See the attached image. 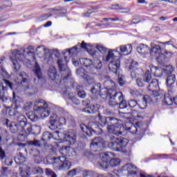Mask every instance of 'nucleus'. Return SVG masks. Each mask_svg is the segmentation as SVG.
I'll list each match as a JSON object with an SVG mask.
<instances>
[{
  "instance_id": "nucleus-26",
  "label": "nucleus",
  "mask_w": 177,
  "mask_h": 177,
  "mask_svg": "<svg viewBox=\"0 0 177 177\" xmlns=\"http://www.w3.org/2000/svg\"><path fill=\"white\" fill-rule=\"evenodd\" d=\"M150 54L154 56H158L162 53V49L161 46L158 44H154L153 43L151 44V50H149Z\"/></svg>"
},
{
  "instance_id": "nucleus-16",
  "label": "nucleus",
  "mask_w": 177,
  "mask_h": 177,
  "mask_svg": "<svg viewBox=\"0 0 177 177\" xmlns=\"http://www.w3.org/2000/svg\"><path fill=\"white\" fill-rule=\"evenodd\" d=\"M148 91H149L155 97L160 96L158 91H160V86L158 85V80L153 79L151 80V82L148 86Z\"/></svg>"
},
{
  "instance_id": "nucleus-32",
  "label": "nucleus",
  "mask_w": 177,
  "mask_h": 177,
  "mask_svg": "<svg viewBox=\"0 0 177 177\" xmlns=\"http://www.w3.org/2000/svg\"><path fill=\"white\" fill-rule=\"evenodd\" d=\"M48 74L52 81L57 80V77H59V75H57V70L53 66H50Z\"/></svg>"
},
{
  "instance_id": "nucleus-28",
  "label": "nucleus",
  "mask_w": 177,
  "mask_h": 177,
  "mask_svg": "<svg viewBox=\"0 0 177 177\" xmlns=\"http://www.w3.org/2000/svg\"><path fill=\"white\" fill-rule=\"evenodd\" d=\"M175 91H168V93L165 94V104H167V106H171V104H174V93Z\"/></svg>"
},
{
  "instance_id": "nucleus-44",
  "label": "nucleus",
  "mask_w": 177,
  "mask_h": 177,
  "mask_svg": "<svg viewBox=\"0 0 177 177\" xmlns=\"http://www.w3.org/2000/svg\"><path fill=\"white\" fill-rule=\"evenodd\" d=\"M66 50V53H68L70 57L74 56V55L77 54V52L78 50V47H77V46H75L71 48H68Z\"/></svg>"
},
{
  "instance_id": "nucleus-47",
  "label": "nucleus",
  "mask_w": 177,
  "mask_h": 177,
  "mask_svg": "<svg viewBox=\"0 0 177 177\" xmlns=\"http://www.w3.org/2000/svg\"><path fill=\"white\" fill-rule=\"evenodd\" d=\"M28 145H29V146H35L36 147H40L41 142L37 140H30L28 142Z\"/></svg>"
},
{
  "instance_id": "nucleus-62",
  "label": "nucleus",
  "mask_w": 177,
  "mask_h": 177,
  "mask_svg": "<svg viewBox=\"0 0 177 177\" xmlns=\"http://www.w3.org/2000/svg\"><path fill=\"white\" fill-rule=\"evenodd\" d=\"M77 171H78V169H73L71 171H69L67 174L68 176H75V175H77Z\"/></svg>"
},
{
  "instance_id": "nucleus-15",
  "label": "nucleus",
  "mask_w": 177,
  "mask_h": 177,
  "mask_svg": "<svg viewBox=\"0 0 177 177\" xmlns=\"http://www.w3.org/2000/svg\"><path fill=\"white\" fill-rule=\"evenodd\" d=\"M76 74L78 77H82V78H84L86 85H92V84H95V78L89 76V75H86L84 68H77L76 70Z\"/></svg>"
},
{
  "instance_id": "nucleus-13",
  "label": "nucleus",
  "mask_w": 177,
  "mask_h": 177,
  "mask_svg": "<svg viewBox=\"0 0 177 177\" xmlns=\"http://www.w3.org/2000/svg\"><path fill=\"white\" fill-rule=\"evenodd\" d=\"M90 147L94 152L100 151L104 149V140L100 137H95L91 142Z\"/></svg>"
},
{
  "instance_id": "nucleus-30",
  "label": "nucleus",
  "mask_w": 177,
  "mask_h": 177,
  "mask_svg": "<svg viewBox=\"0 0 177 177\" xmlns=\"http://www.w3.org/2000/svg\"><path fill=\"white\" fill-rule=\"evenodd\" d=\"M28 135H30V129H24L22 131L19 132L18 140L19 142H26Z\"/></svg>"
},
{
  "instance_id": "nucleus-55",
  "label": "nucleus",
  "mask_w": 177,
  "mask_h": 177,
  "mask_svg": "<svg viewBox=\"0 0 177 177\" xmlns=\"http://www.w3.org/2000/svg\"><path fill=\"white\" fill-rule=\"evenodd\" d=\"M59 15H55V17H64V16H67L66 9H61L59 10Z\"/></svg>"
},
{
  "instance_id": "nucleus-10",
  "label": "nucleus",
  "mask_w": 177,
  "mask_h": 177,
  "mask_svg": "<svg viewBox=\"0 0 177 177\" xmlns=\"http://www.w3.org/2000/svg\"><path fill=\"white\" fill-rule=\"evenodd\" d=\"M34 110L40 115L41 118H46V117H49V114H50L48 104L45 102L44 100H37L35 102Z\"/></svg>"
},
{
  "instance_id": "nucleus-29",
  "label": "nucleus",
  "mask_w": 177,
  "mask_h": 177,
  "mask_svg": "<svg viewBox=\"0 0 177 177\" xmlns=\"http://www.w3.org/2000/svg\"><path fill=\"white\" fill-rule=\"evenodd\" d=\"M137 52L140 55H147L150 52V48L147 44H140L137 46Z\"/></svg>"
},
{
  "instance_id": "nucleus-51",
  "label": "nucleus",
  "mask_w": 177,
  "mask_h": 177,
  "mask_svg": "<svg viewBox=\"0 0 177 177\" xmlns=\"http://www.w3.org/2000/svg\"><path fill=\"white\" fill-rule=\"evenodd\" d=\"M118 106H119V109H127V107H128L127 100L122 98V100H120V102L118 104Z\"/></svg>"
},
{
  "instance_id": "nucleus-19",
  "label": "nucleus",
  "mask_w": 177,
  "mask_h": 177,
  "mask_svg": "<svg viewBox=\"0 0 177 177\" xmlns=\"http://www.w3.org/2000/svg\"><path fill=\"white\" fill-rule=\"evenodd\" d=\"M151 81V73L150 71H147L145 73V77L142 78H137L136 84L137 86L140 88H142L146 85V83L149 84Z\"/></svg>"
},
{
  "instance_id": "nucleus-17",
  "label": "nucleus",
  "mask_w": 177,
  "mask_h": 177,
  "mask_svg": "<svg viewBox=\"0 0 177 177\" xmlns=\"http://www.w3.org/2000/svg\"><path fill=\"white\" fill-rule=\"evenodd\" d=\"M156 56V62H158V64H160V66H164V64L168 62V59L172 56V53L165 50Z\"/></svg>"
},
{
  "instance_id": "nucleus-35",
  "label": "nucleus",
  "mask_w": 177,
  "mask_h": 177,
  "mask_svg": "<svg viewBox=\"0 0 177 177\" xmlns=\"http://www.w3.org/2000/svg\"><path fill=\"white\" fill-rule=\"evenodd\" d=\"M24 91H26V93H28L29 96H32V95H35V93L38 92L37 87L30 84H28L27 86L24 88Z\"/></svg>"
},
{
  "instance_id": "nucleus-33",
  "label": "nucleus",
  "mask_w": 177,
  "mask_h": 177,
  "mask_svg": "<svg viewBox=\"0 0 177 177\" xmlns=\"http://www.w3.org/2000/svg\"><path fill=\"white\" fill-rule=\"evenodd\" d=\"M139 126V122L136 124V126L134 124H132L131 123H127V124L125 125L124 129L125 131H129L130 133H132L133 135L136 133L138 132V127Z\"/></svg>"
},
{
  "instance_id": "nucleus-11",
  "label": "nucleus",
  "mask_w": 177,
  "mask_h": 177,
  "mask_svg": "<svg viewBox=\"0 0 177 177\" xmlns=\"http://www.w3.org/2000/svg\"><path fill=\"white\" fill-rule=\"evenodd\" d=\"M100 127H102V123L99 122H90L88 123V126H86L84 124H80V128L84 132V133H86L87 136H92L93 133H97L99 131H100Z\"/></svg>"
},
{
  "instance_id": "nucleus-60",
  "label": "nucleus",
  "mask_w": 177,
  "mask_h": 177,
  "mask_svg": "<svg viewBox=\"0 0 177 177\" xmlns=\"http://www.w3.org/2000/svg\"><path fill=\"white\" fill-rule=\"evenodd\" d=\"M66 125V118L64 117L58 118V127Z\"/></svg>"
},
{
  "instance_id": "nucleus-14",
  "label": "nucleus",
  "mask_w": 177,
  "mask_h": 177,
  "mask_svg": "<svg viewBox=\"0 0 177 177\" xmlns=\"http://www.w3.org/2000/svg\"><path fill=\"white\" fill-rule=\"evenodd\" d=\"M33 71L35 73V75L37 77V78H34V84L37 85V84H39L40 86H44L41 82H45V79L42 77V72L41 71V66H39V64H38V62L35 63V68L33 69Z\"/></svg>"
},
{
  "instance_id": "nucleus-3",
  "label": "nucleus",
  "mask_w": 177,
  "mask_h": 177,
  "mask_svg": "<svg viewBox=\"0 0 177 177\" xmlns=\"http://www.w3.org/2000/svg\"><path fill=\"white\" fill-rule=\"evenodd\" d=\"M90 54L93 57V60L88 58H82L80 59V63L82 66L86 67V71L88 74L96 75L100 71L102 67H103V64L100 59H99V52L90 49Z\"/></svg>"
},
{
  "instance_id": "nucleus-21",
  "label": "nucleus",
  "mask_w": 177,
  "mask_h": 177,
  "mask_svg": "<svg viewBox=\"0 0 177 177\" xmlns=\"http://www.w3.org/2000/svg\"><path fill=\"white\" fill-rule=\"evenodd\" d=\"M175 81H176V77L174 74L167 76L166 84L167 85V90L169 92H175V87L174 86Z\"/></svg>"
},
{
  "instance_id": "nucleus-52",
  "label": "nucleus",
  "mask_w": 177,
  "mask_h": 177,
  "mask_svg": "<svg viewBox=\"0 0 177 177\" xmlns=\"http://www.w3.org/2000/svg\"><path fill=\"white\" fill-rule=\"evenodd\" d=\"M29 153L30 156H32V157H38L39 156V151L37 149H31L29 151Z\"/></svg>"
},
{
  "instance_id": "nucleus-42",
  "label": "nucleus",
  "mask_w": 177,
  "mask_h": 177,
  "mask_svg": "<svg viewBox=\"0 0 177 177\" xmlns=\"http://www.w3.org/2000/svg\"><path fill=\"white\" fill-rule=\"evenodd\" d=\"M105 85H107L106 88H102V89H116L115 83L113 82V80H106L104 82Z\"/></svg>"
},
{
  "instance_id": "nucleus-43",
  "label": "nucleus",
  "mask_w": 177,
  "mask_h": 177,
  "mask_svg": "<svg viewBox=\"0 0 177 177\" xmlns=\"http://www.w3.org/2000/svg\"><path fill=\"white\" fill-rule=\"evenodd\" d=\"M68 97L69 100H71V102L74 103V104H77V105L80 104V100L77 97H75V93H70L68 95Z\"/></svg>"
},
{
  "instance_id": "nucleus-58",
  "label": "nucleus",
  "mask_w": 177,
  "mask_h": 177,
  "mask_svg": "<svg viewBox=\"0 0 177 177\" xmlns=\"http://www.w3.org/2000/svg\"><path fill=\"white\" fill-rule=\"evenodd\" d=\"M82 175L84 177L92 176L93 175V171L91 170H84Z\"/></svg>"
},
{
  "instance_id": "nucleus-61",
  "label": "nucleus",
  "mask_w": 177,
  "mask_h": 177,
  "mask_svg": "<svg viewBox=\"0 0 177 177\" xmlns=\"http://www.w3.org/2000/svg\"><path fill=\"white\" fill-rule=\"evenodd\" d=\"M131 95L134 97H138V96H141L142 95V93H140V91L138 90H133L131 92Z\"/></svg>"
},
{
  "instance_id": "nucleus-12",
  "label": "nucleus",
  "mask_w": 177,
  "mask_h": 177,
  "mask_svg": "<svg viewBox=\"0 0 177 177\" xmlns=\"http://www.w3.org/2000/svg\"><path fill=\"white\" fill-rule=\"evenodd\" d=\"M151 73L153 74L155 77H162V75H172L174 72V67L171 65L166 66L163 69H159L153 65L150 66Z\"/></svg>"
},
{
  "instance_id": "nucleus-63",
  "label": "nucleus",
  "mask_w": 177,
  "mask_h": 177,
  "mask_svg": "<svg viewBox=\"0 0 177 177\" xmlns=\"http://www.w3.org/2000/svg\"><path fill=\"white\" fill-rule=\"evenodd\" d=\"M91 93L94 95L96 96V95H97V93H99V90L96 88V87H93L91 89Z\"/></svg>"
},
{
  "instance_id": "nucleus-18",
  "label": "nucleus",
  "mask_w": 177,
  "mask_h": 177,
  "mask_svg": "<svg viewBox=\"0 0 177 177\" xmlns=\"http://www.w3.org/2000/svg\"><path fill=\"white\" fill-rule=\"evenodd\" d=\"M4 124L7 128H9L10 131L12 133H17V132L23 131L24 129L16 122H10V121L8 119H6Z\"/></svg>"
},
{
  "instance_id": "nucleus-40",
  "label": "nucleus",
  "mask_w": 177,
  "mask_h": 177,
  "mask_svg": "<svg viewBox=\"0 0 177 177\" xmlns=\"http://www.w3.org/2000/svg\"><path fill=\"white\" fill-rule=\"evenodd\" d=\"M27 117L32 122H37L39 120V116L35 113V112H29L27 114Z\"/></svg>"
},
{
  "instance_id": "nucleus-2",
  "label": "nucleus",
  "mask_w": 177,
  "mask_h": 177,
  "mask_svg": "<svg viewBox=\"0 0 177 177\" xmlns=\"http://www.w3.org/2000/svg\"><path fill=\"white\" fill-rule=\"evenodd\" d=\"M98 119L101 122L102 127L108 125L107 131L109 133L120 136V135H122L123 131H125L121 120H118L113 116L102 118L100 113L98 114Z\"/></svg>"
},
{
  "instance_id": "nucleus-50",
  "label": "nucleus",
  "mask_w": 177,
  "mask_h": 177,
  "mask_svg": "<svg viewBox=\"0 0 177 177\" xmlns=\"http://www.w3.org/2000/svg\"><path fill=\"white\" fill-rule=\"evenodd\" d=\"M46 174L47 176L57 177V174L50 169H46Z\"/></svg>"
},
{
  "instance_id": "nucleus-7",
  "label": "nucleus",
  "mask_w": 177,
  "mask_h": 177,
  "mask_svg": "<svg viewBox=\"0 0 177 177\" xmlns=\"http://www.w3.org/2000/svg\"><path fill=\"white\" fill-rule=\"evenodd\" d=\"M97 155L100 157L98 160L99 165L104 169H107L109 167H113L114 168L118 167V165L121 164V160L120 158H111V152H102L97 153Z\"/></svg>"
},
{
  "instance_id": "nucleus-20",
  "label": "nucleus",
  "mask_w": 177,
  "mask_h": 177,
  "mask_svg": "<svg viewBox=\"0 0 177 177\" xmlns=\"http://www.w3.org/2000/svg\"><path fill=\"white\" fill-rule=\"evenodd\" d=\"M17 124L24 129H30L31 123L27 122V118L24 115H19L17 117Z\"/></svg>"
},
{
  "instance_id": "nucleus-57",
  "label": "nucleus",
  "mask_w": 177,
  "mask_h": 177,
  "mask_svg": "<svg viewBox=\"0 0 177 177\" xmlns=\"http://www.w3.org/2000/svg\"><path fill=\"white\" fill-rule=\"evenodd\" d=\"M138 104V101L135 100H130L128 103V105L129 106V107H132V108L136 107Z\"/></svg>"
},
{
  "instance_id": "nucleus-48",
  "label": "nucleus",
  "mask_w": 177,
  "mask_h": 177,
  "mask_svg": "<svg viewBox=\"0 0 177 177\" xmlns=\"http://www.w3.org/2000/svg\"><path fill=\"white\" fill-rule=\"evenodd\" d=\"M118 76V84L120 86H124V85H125V77L122 75L120 76V73H118V75H116Z\"/></svg>"
},
{
  "instance_id": "nucleus-4",
  "label": "nucleus",
  "mask_w": 177,
  "mask_h": 177,
  "mask_svg": "<svg viewBox=\"0 0 177 177\" xmlns=\"http://www.w3.org/2000/svg\"><path fill=\"white\" fill-rule=\"evenodd\" d=\"M35 49L34 46H29L26 49L22 48L20 50H14L12 51L10 60L12 63V68L15 73H17L20 70V67H21L19 62H24L26 60V56L34 53Z\"/></svg>"
},
{
  "instance_id": "nucleus-49",
  "label": "nucleus",
  "mask_w": 177,
  "mask_h": 177,
  "mask_svg": "<svg viewBox=\"0 0 177 177\" xmlns=\"http://www.w3.org/2000/svg\"><path fill=\"white\" fill-rule=\"evenodd\" d=\"M6 156V152L5 151V149L2 148V147H0V161H3Z\"/></svg>"
},
{
  "instance_id": "nucleus-27",
  "label": "nucleus",
  "mask_w": 177,
  "mask_h": 177,
  "mask_svg": "<svg viewBox=\"0 0 177 177\" xmlns=\"http://www.w3.org/2000/svg\"><path fill=\"white\" fill-rule=\"evenodd\" d=\"M99 109H100V105L98 104H95L91 107H86L83 109L82 112L87 113V114H94V113H97V111H99Z\"/></svg>"
},
{
  "instance_id": "nucleus-24",
  "label": "nucleus",
  "mask_w": 177,
  "mask_h": 177,
  "mask_svg": "<svg viewBox=\"0 0 177 177\" xmlns=\"http://www.w3.org/2000/svg\"><path fill=\"white\" fill-rule=\"evenodd\" d=\"M151 102H153V98L149 95H146L142 97V100L138 103V106L142 110H145V109L147 107V104L151 103Z\"/></svg>"
},
{
  "instance_id": "nucleus-6",
  "label": "nucleus",
  "mask_w": 177,
  "mask_h": 177,
  "mask_svg": "<svg viewBox=\"0 0 177 177\" xmlns=\"http://www.w3.org/2000/svg\"><path fill=\"white\" fill-rule=\"evenodd\" d=\"M100 96L102 99L109 98V104L111 107H114V106H118V104L121 102V100L124 99V95L120 91H117L115 89L110 88L102 89L100 92Z\"/></svg>"
},
{
  "instance_id": "nucleus-22",
  "label": "nucleus",
  "mask_w": 177,
  "mask_h": 177,
  "mask_svg": "<svg viewBox=\"0 0 177 177\" xmlns=\"http://www.w3.org/2000/svg\"><path fill=\"white\" fill-rule=\"evenodd\" d=\"M63 138L65 142H68V145H74L77 140V136H75V133L73 132L64 133Z\"/></svg>"
},
{
  "instance_id": "nucleus-56",
  "label": "nucleus",
  "mask_w": 177,
  "mask_h": 177,
  "mask_svg": "<svg viewBox=\"0 0 177 177\" xmlns=\"http://www.w3.org/2000/svg\"><path fill=\"white\" fill-rule=\"evenodd\" d=\"M52 16H53V15L52 14H45L44 15L40 16L39 19L40 21H44L45 20H48V17H52Z\"/></svg>"
},
{
  "instance_id": "nucleus-53",
  "label": "nucleus",
  "mask_w": 177,
  "mask_h": 177,
  "mask_svg": "<svg viewBox=\"0 0 177 177\" xmlns=\"http://www.w3.org/2000/svg\"><path fill=\"white\" fill-rule=\"evenodd\" d=\"M96 49H97V50H99V52H100L101 53H106V52H107V48L104 47L102 45L98 44L96 46Z\"/></svg>"
},
{
  "instance_id": "nucleus-46",
  "label": "nucleus",
  "mask_w": 177,
  "mask_h": 177,
  "mask_svg": "<svg viewBox=\"0 0 177 177\" xmlns=\"http://www.w3.org/2000/svg\"><path fill=\"white\" fill-rule=\"evenodd\" d=\"M77 96L81 97V99H85L86 97V93H85L83 90L80 89V88L77 87Z\"/></svg>"
},
{
  "instance_id": "nucleus-36",
  "label": "nucleus",
  "mask_w": 177,
  "mask_h": 177,
  "mask_svg": "<svg viewBox=\"0 0 177 177\" xmlns=\"http://www.w3.org/2000/svg\"><path fill=\"white\" fill-rule=\"evenodd\" d=\"M32 133V135H39L41 133V127L38 125H31L29 129V135Z\"/></svg>"
},
{
  "instance_id": "nucleus-45",
  "label": "nucleus",
  "mask_w": 177,
  "mask_h": 177,
  "mask_svg": "<svg viewBox=\"0 0 177 177\" xmlns=\"http://www.w3.org/2000/svg\"><path fill=\"white\" fill-rule=\"evenodd\" d=\"M23 109L26 111L31 110V109H32V102L27 101L26 102H25Z\"/></svg>"
},
{
  "instance_id": "nucleus-5",
  "label": "nucleus",
  "mask_w": 177,
  "mask_h": 177,
  "mask_svg": "<svg viewBox=\"0 0 177 177\" xmlns=\"http://www.w3.org/2000/svg\"><path fill=\"white\" fill-rule=\"evenodd\" d=\"M4 84L6 86L0 84V101L6 109H9V107L12 106V103H15V104H16V109H17V104H19L20 97L16 96L15 93H13L12 99L5 95V92L8 91V86H9L11 89H13V84H12V82L8 80H4Z\"/></svg>"
},
{
  "instance_id": "nucleus-1",
  "label": "nucleus",
  "mask_w": 177,
  "mask_h": 177,
  "mask_svg": "<svg viewBox=\"0 0 177 177\" xmlns=\"http://www.w3.org/2000/svg\"><path fill=\"white\" fill-rule=\"evenodd\" d=\"M70 150V146H62L59 149V153L62 156L57 158L48 156L46 159L47 164L53 165V167L59 168V169H70L72 167L71 162L68 161L66 158L67 156H71Z\"/></svg>"
},
{
  "instance_id": "nucleus-8",
  "label": "nucleus",
  "mask_w": 177,
  "mask_h": 177,
  "mask_svg": "<svg viewBox=\"0 0 177 177\" xmlns=\"http://www.w3.org/2000/svg\"><path fill=\"white\" fill-rule=\"evenodd\" d=\"M109 140L111 141L108 143V147L113 151H124L122 149L129 142L127 138H117L113 135H109Z\"/></svg>"
},
{
  "instance_id": "nucleus-23",
  "label": "nucleus",
  "mask_w": 177,
  "mask_h": 177,
  "mask_svg": "<svg viewBox=\"0 0 177 177\" xmlns=\"http://www.w3.org/2000/svg\"><path fill=\"white\" fill-rule=\"evenodd\" d=\"M68 62V57L64 56V57H59L57 59V64L59 68V71H66L67 70V62Z\"/></svg>"
},
{
  "instance_id": "nucleus-64",
  "label": "nucleus",
  "mask_w": 177,
  "mask_h": 177,
  "mask_svg": "<svg viewBox=\"0 0 177 177\" xmlns=\"http://www.w3.org/2000/svg\"><path fill=\"white\" fill-rule=\"evenodd\" d=\"M136 71H138V69H134L133 71H131V78H135L137 75H139V74L138 73H136Z\"/></svg>"
},
{
  "instance_id": "nucleus-25",
  "label": "nucleus",
  "mask_w": 177,
  "mask_h": 177,
  "mask_svg": "<svg viewBox=\"0 0 177 177\" xmlns=\"http://www.w3.org/2000/svg\"><path fill=\"white\" fill-rule=\"evenodd\" d=\"M50 129H53V131L59 128V117H57L56 113H53L50 117Z\"/></svg>"
},
{
  "instance_id": "nucleus-34",
  "label": "nucleus",
  "mask_w": 177,
  "mask_h": 177,
  "mask_svg": "<svg viewBox=\"0 0 177 177\" xmlns=\"http://www.w3.org/2000/svg\"><path fill=\"white\" fill-rule=\"evenodd\" d=\"M118 49L122 52V53H126V55H129L131 52H132V45L127 44V45H122L120 46L119 48H116V50H118Z\"/></svg>"
},
{
  "instance_id": "nucleus-31",
  "label": "nucleus",
  "mask_w": 177,
  "mask_h": 177,
  "mask_svg": "<svg viewBox=\"0 0 177 177\" xmlns=\"http://www.w3.org/2000/svg\"><path fill=\"white\" fill-rule=\"evenodd\" d=\"M15 81L17 84H28V75L27 73L21 72Z\"/></svg>"
},
{
  "instance_id": "nucleus-41",
  "label": "nucleus",
  "mask_w": 177,
  "mask_h": 177,
  "mask_svg": "<svg viewBox=\"0 0 177 177\" xmlns=\"http://www.w3.org/2000/svg\"><path fill=\"white\" fill-rule=\"evenodd\" d=\"M127 171L131 175H136V174H138L136 167L132 164L127 165Z\"/></svg>"
},
{
  "instance_id": "nucleus-54",
  "label": "nucleus",
  "mask_w": 177,
  "mask_h": 177,
  "mask_svg": "<svg viewBox=\"0 0 177 177\" xmlns=\"http://www.w3.org/2000/svg\"><path fill=\"white\" fill-rule=\"evenodd\" d=\"M36 53L37 55H44L45 53V47L39 46L36 48Z\"/></svg>"
},
{
  "instance_id": "nucleus-39",
  "label": "nucleus",
  "mask_w": 177,
  "mask_h": 177,
  "mask_svg": "<svg viewBox=\"0 0 177 177\" xmlns=\"http://www.w3.org/2000/svg\"><path fill=\"white\" fill-rule=\"evenodd\" d=\"M15 161L17 164H23V162H26V157H24L23 153L19 152L17 157L15 158Z\"/></svg>"
},
{
  "instance_id": "nucleus-9",
  "label": "nucleus",
  "mask_w": 177,
  "mask_h": 177,
  "mask_svg": "<svg viewBox=\"0 0 177 177\" xmlns=\"http://www.w3.org/2000/svg\"><path fill=\"white\" fill-rule=\"evenodd\" d=\"M114 50H109L108 55L105 57V62H110L109 64V68L111 73L118 75L120 74V57L114 55Z\"/></svg>"
},
{
  "instance_id": "nucleus-38",
  "label": "nucleus",
  "mask_w": 177,
  "mask_h": 177,
  "mask_svg": "<svg viewBox=\"0 0 177 177\" xmlns=\"http://www.w3.org/2000/svg\"><path fill=\"white\" fill-rule=\"evenodd\" d=\"M20 102H21V98H20V100L18 101L17 108H16V106L15 109H10V107L8 108L7 114H8L10 117H13L14 115H16V114L19 113L17 109H19V103H20Z\"/></svg>"
},
{
  "instance_id": "nucleus-37",
  "label": "nucleus",
  "mask_w": 177,
  "mask_h": 177,
  "mask_svg": "<svg viewBox=\"0 0 177 177\" xmlns=\"http://www.w3.org/2000/svg\"><path fill=\"white\" fill-rule=\"evenodd\" d=\"M57 133V131L54 132V133H52L49 131H45L42 135V140L44 142H48V140H50V139L53 138V136Z\"/></svg>"
},
{
  "instance_id": "nucleus-59",
  "label": "nucleus",
  "mask_w": 177,
  "mask_h": 177,
  "mask_svg": "<svg viewBox=\"0 0 177 177\" xmlns=\"http://www.w3.org/2000/svg\"><path fill=\"white\" fill-rule=\"evenodd\" d=\"M4 162L6 164V165L8 166L9 165H12V164H13V160H12V158H10V157H6L5 159H4Z\"/></svg>"
}]
</instances>
